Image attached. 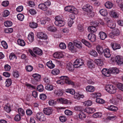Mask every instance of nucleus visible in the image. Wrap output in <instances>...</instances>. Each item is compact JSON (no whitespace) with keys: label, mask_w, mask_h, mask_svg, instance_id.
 Wrapping results in <instances>:
<instances>
[{"label":"nucleus","mask_w":123,"mask_h":123,"mask_svg":"<svg viewBox=\"0 0 123 123\" xmlns=\"http://www.w3.org/2000/svg\"><path fill=\"white\" fill-rule=\"evenodd\" d=\"M116 88L112 85H107L106 86L105 89L108 92L111 94L115 93L116 92Z\"/></svg>","instance_id":"7ed1b4c3"},{"label":"nucleus","mask_w":123,"mask_h":123,"mask_svg":"<svg viewBox=\"0 0 123 123\" xmlns=\"http://www.w3.org/2000/svg\"><path fill=\"white\" fill-rule=\"evenodd\" d=\"M1 45L3 48L5 49H6L8 47L7 43L4 41H2L1 42Z\"/></svg>","instance_id":"09e8293b"},{"label":"nucleus","mask_w":123,"mask_h":123,"mask_svg":"<svg viewBox=\"0 0 123 123\" xmlns=\"http://www.w3.org/2000/svg\"><path fill=\"white\" fill-rule=\"evenodd\" d=\"M52 74L54 75L58 74L60 73V71L59 69L57 68H54L51 71Z\"/></svg>","instance_id":"79ce46f5"},{"label":"nucleus","mask_w":123,"mask_h":123,"mask_svg":"<svg viewBox=\"0 0 123 123\" xmlns=\"http://www.w3.org/2000/svg\"><path fill=\"white\" fill-rule=\"evenodd\" d=\"M59 119L60 121L62 122H65L67 120L66 117L64 116H61L59 117Z\"/></svg>","instance_id":"0e129e2a"},{"label":"nucleus","mask_w":123,"mask_h":123,"mask_svg":"<svg viewBox=\"0 0 123 123\" xmlns=\"http://www.w3.org/2000/svg\"><path fill=\"white\" fill-rule=\"evenodd\" d=\"M63 56L62 53L60 52H56L53 55V56L55 58H60Z\"/></svg>","instance_id":"b1692460"},{"label":"nucleus","mask_w":123,"mask_h":123,"mask_svg":"<svg viewBox=\"0 0 123 123\" xmlns=\"http://www.w3.org/2000/svg\"><path fill=\"white\" fill-rule=\"evenodd\" d=\"M36 117L37 120H38L41 122L45 121L46 120L44 115L42 112L37 113L36 114Z\"/></svg>","instance_id":"39448f33"},{"label":"nucleus","mask_w":123,"mask_h":123,"mask_svg":"<svg viewBox=\"0 0 123 123\" xmlns=\"http://www.w3.org/2000/svg\"><path fill=\"white\" fill-rule=\"evenodd\" d=\"M45 88L48 90L51 91L53 89V87L52 85L48 84L45 86Z\"/></svg>","instance_id":"4d7b16f0"},{"label":"nucleus","mask_w":123,"mask_h":123,"mask_svg":"<svg viewBox=\"0 0 123 123\" xmlns=\"http://www.w3.org/2000/svg\"><path fill=\"white\" fill-rule=\"evenodd\" d=\"M10 14V12L7 10L4 11L3 13V16L4 17H6L8 16Z\"/></svg>","instance_id":"6e6d98bb"},{"label":"nucleus","mask_w":123,"mask_h":123,"mask_svg":"<svg viewBox=\"0 0 123 123\" xmlns=\"http://www.w3.org/2000/svg\"><path fill=\"white\" fill-rule=\"evenodd\" d=\"M105 6L106 8L110 9L112 7L113 4L111 2H107L105 3Z\"/></svg>","instance_id":"e433bc0d"},{"label":"nucleus","mask_w":123,"mask_h":123,"mask_svg":"<svg viewBox=\"0 0 123 123\" xmlns=\"http://www.w3.org/2000/svg\"><path fill=\"white\" fill-rule=\"evenodd\" d=\"M65 92H66L69 93L72 95L75 94L74 90L72 89H68L65 90Z\"/></svg>","instance_id":"5fc2aeb1"},{"label":"nucleus","mask_w":123,"mask_h":123,"mask_svg":"<svg viewBox=\"0 0 123 123\" xmlns=\"http://www.w3.org/2000/svg\"><path fill=\"white\" fill-rule=\"evenodd\" d=\"M96 102L100 104H103L105 103V101L103 99L98 98H97L96 99Z\"/></svg>","instance_id":"680f3d73"},{"label":"nucleus","mask_w":123,"mask_h":123,"mask_svg":"<svg viewBox=\"0 0 123 123\" xmlns=\"http://www.w3.org/2000/svg\"><path fill=\"white\" fill-rule=\"evenodd\" d=\"M97 51L100 55H102L103 53L104 50L103 47L99 45H98L96 46Z\"/></svg>","instance_id":"dca6fc26"},{"label":"nucleus","mask_w":123,"mask_h":123,"mask_svg":"<svg viewBox=\"0 0 123 123\" xmlns=\"http://www.w3.org/2000/svg\"><path fill=\"white\" fill-rule=\"evenodd\" d=\"M67 68L68 70L71 72L74 71V65L70 62H68L67 63Z\"/></svg>","instance_id":"6ab92c4d"},{"label":"nucleus","mask_w":123,"mask_h":123,"mask_svg":"<svg viewBox=\"0 0 123 123\" xmlns=\"http://www.w3.org/2000/svg\"><path fill=\"white\" fill-rule=\"evenodd\" d=\"M90 54L91 55L95 57H96L98 55V54L97 52L94 50H91L90 51Z\"/></svg>","instance_id":"8fccbe9b"},{"label":"nucleus","mask_w":123,"mask_h":123,"mask_svg":"<svg viewBox=\"0 0 123 123\" xmlns=\"http://www.w3.org/2000/svg\"><path fill=\"white\" fill-rule=\"evenodd\" d=\"M57 101L60 103L63 104H68L69 103L71 104V101L68 100L67 99L63 98H60L57 99Z\"/></svg>","instance_id":"6e6552de"},{"label":"nucleus","mask_w":123,"mask_h":123,"mask_svg":"<svg viewBox=\"0 0 123 123\" xmlns=\"http://www.w3.org/2000/svg\"><path fill=\"white\" fill-rule=\"evenodd\" d=\"M18 112L19 115L21 116H23L25 114V111L24 109L22 108H19L18 109Z\"/></svg>","instance_id":"a18cd8bd"},{"label":"nucleus","mask_w":123,"mask_h":123,"mask_svg":"<svg viewBox=\"0 0 123 123\" xmlns=\"http://www.w3.org/2000/svg\"><path fill=\"white\" fill-rule=\"evenodd\" d=\"M102 72L103 75L109 77L110 75L109 69L107 70L105 68H103L102 70Z\"/></svg>","instance_id":"a211bd4d"},{"label":"nucleus","mask_w":123,"mask_h":123,"mask_svg":"<svg viewBox=\"0 0 123 123\" xmlns=\"http://www.w3.org/2000/svg\"><path fill=\"white\" fill-rule=\"evenodd\" d=\"M107 24L108 26L111 29L114 28L116 26L115 24L111 20H108Z\"/></svg>","instance_id":"f3484780"},{"label":"nucleus","mask_w":123,"mask_h":123,"mask_svg":"<svg viewBox=\"0 0 123 123\" xmlns=\"http://www.w3.org/2000/svg\"><path fill=\"white\" fill-rule=\"evenodd\" d=\"M111 46L114 50L120 49L121 48L120 45L116 42L111 43Z\"/></svg>","instance_id":"9d476101"},{"label":"nucleus","mask_w":123,"mask_h":123,"mask_svg":"<svg viewBox=\"0 0 123 123\" xmlns=\"http://www.w3.org/2000/svg\"><path fill=\"white\" fill-rule=\"evenodd\" d=\"M94 63L92 61H88L87 62V66L88 68L91 69L94 68Z\"/></svg>","instance_id":"c756f323"},{"label":"nucleus","mask_w":123,"mask_h":123,"mask_svg":"<svg viewBox=\"0 0 123 123\" xmlns=\"http://www.w3.org/2000/svg\"><path fill=\"white\" fill-rule=\"evenodd\" d=\"M9 58L10 60L16 59L17 57L15 54L13 53H11L9 55Z\"/></svg>","instance_id":"3c124183"},{"label":"nucleus","mask_w":123,"mask_h":123,"mask_svg":"<svg viewBox=\"0 0 123 123\" xmlns=\"http://www.w3.org/2000/svg\"><path fill=\"white\" fill-rule=\"evenodd\" d=\"M74 96V98L78 99H80V98H83L84 97L83 95H80L78 93H75Z\"/></svg>","instance_id":"2f4dec72"},{"label":"nucleus","mask_w":123,"mask_h":123,"mask_svg":"<svg viewBox=\"0 0 123 123\" xmlns=\"http://www.w3.org/2000/svg\"><path fill=\"white\" fill-rule=\"evenodd\" d=\"M65 10L74 14H77L78 13V10L74 6H66L64 8Z\"/></svg>","instance_id":"20e7f679"},{"label":"nucleus","mask_w":123,"mask_h":123,"mask_svg":"<svg viewBox=\"0 0 123 123\" xmlns=\"http://www.w3.org/2000/svg\"><path fill=\"white\" fill-rule=\"evenodd\" d=\"M117 118V116L115 115H111L110 116H108L107 118L111 120H114Z\"/></svg>","instance_id":"69168bd1"},{"label":"nucleus","mask_w":123,"mask_h":123,"mask_svg":"<svg viewBox=\"0 0 123 123\" xmlns=\"http://www.w3.org/2000/svg\"><path fill=\"white\" fill-rule=\"evenodd\" d=\"M74 44L77 47L80 48L82 47V44L81 42L76 40H74L73 42Z\"/></svg>","instance_id":"bb28decb"},{"label":"nucleus","mask_w":123,"mask_h":123,"mask_svg":"<svg viewBox=\"0 0 123 123\" xmlns=\"http://www.w3.org/2000/svg\"><path fill=\"white\" fill-rule=\"evenodd\" d=\"M29 13L32 15H35L37 13L36 11L33 9H30L28 11Z\"/></svg>","instance_id":"13d9d810"},{"label":"nucleus","mask_w":123,"mask_h":123,"mask_svg":"<svg viewBox=\"0 0 123 123\" xmlns=\"http://www.w3.org/2000/svg\"><path fill=\"white\" fill-rule=\"evenodd\" d=\"M37 37L41 39L45 40L47 39V35L44 33L42 32H39L37 33Z\"/></svg>","instance_id":"1a4fd4ad"},{"label":"nucleus","mask_w":123,"mask_h":123,"mask_svg":"<svg viewBox=\"0 0 123 123\" xmlns=\"http://www.w3.org/2000/svg\"><path fill=\"white\" fill-rule=\"evenodd\" d=\"M18 44L21 46H24L25 45V42L24 41L21 39H18L17 41Z\"/></svg>","instance_id":"c9c22d12"},{"label":"nucleus","mask_w":123,"mask_h":123,"mask_svg":"<svg viewBox=\"0 0 123 123\" xmlns=\"http://www.w3.org/2000/svg\"><path fill=\"white\" fill-rule=\"evenodd\" d=\"M84 64L83 60L81 59H77L74 63V67L75 68H78Z\"/></svg>","instance_id":"423d86ee"},{"label":"nucleus","mask_w":123,"mask_h":123,"mask_svg":"<svg viewBox=\"0 0 123 123\" xmlns=\"http://www.w3.org/2000/svg\"><path fill=\"white\" fill-rule=\"evenodd\" d=\"M65 114L68 116H70L72 115L73 112L71 111L68 110H66L64 112Z\"/></svg>","instance_id":"774afa93"},{"label":"nucleus","mask_w":123,"mask_h":123,"mask_svg":"<svg viewBox=\"0 0 123 123\" xmlns=\"http://www.w3.org/2000/svg\"><path fill=\"white\" fill-rule=\"evenodd\" d=\"M86 89L87 92H92L94 91L95 88L94 87L92 86H87L86 87Z\"/></svg>","instance_id":"7c9ffc66"},{"label":"nucleus","mask_w":123,"mask_h":123,"mask_svg":"<svg viewBox=\"0 0 123 123\" xmlns=\"http://www.w3.org/2000/svg\"><path fill=\"white\" fill-rule=\"evenodd\" d=\"M82 8L84 11L89 12H91L92 9V7L90 5L87 4L84 5Z\"/></svg>","instance_id":"9b49d317"},{"label":"nucleus","mask_w":123,"mask_h":123,"mask_svg":"<svg viewBox=\"0 0 123 123\" xmlns=\"http://www.w3.org/2000/svg\"><path fill=\"white\" fill-rule=\"evenodd\" d=\"M92 104V101L90 100H88L85 101L83 103L84 105L86 106H91Z\"/></svg>","instance_id":"c03bdc74"},{"label":"nucleus","mask_w":123,"mask_h":123,"mask_svg":"<svg viewBox=\"0 0 123 123\" xmlns=\"http://www.w3.org/2000/svg\"><path fill=\"white\" fill-rule=\"evenodd\" d=\"M38 8L44 11H46L48 9V7L44 3L40 4L38 6Z\"/></svg>","instance_id":"a878e982"},{"label":"nucleus","mask_w":123,"mask_h":123,"mask_svg":"<svg viewBox=\"0 0 123 123\" xmlns=\"http://www.w3.org/2000/svg\"><path fill=\"white\" fill-rule=\"evenodd\" d=\"M99 37L102 40H104L106 38L107 36L105 32H101L99 34Z\"/></svg>","instance_id":"5701e85b"},{"label":"nucleus","mask_w":123,"mask_h":123,"mask_svg":"<svg viewBox=\"0 0 123 123\" xmlns=\"http://www.w3.org/2000/svg\"><path fill=\"white\" fill-rule=\"evenodd\" d=\"M33 51L34 53L39 55H41L43 54L42 50L38 48H34L33 49Z\"/></svg>","instance_id":"4468645a"},{"label":"nucleus","mask_w":123,"mask_h":123,"mask_svg":"<svg viewBox=\"0 0 123 123\" xmlns=\"http://www.w3.org/2000/svg\"><path fill=\"white\" fill-rule=\"evenodd\" d=\"M47 29L49 31L52 32H55L56 30V28L55 27L50 26L48 27Z\"/></svg>","instance_id":"de8ad7c7"},{"label":"nucleus","mask_w":123,"mask_h":123,"mask_svg":"<svg viewBox=\"0 0 123 123\" xmlns=\"http://www.w3.org/2000/svg\"><path fill=\"white\" fill-rule=\"evenodd\" d=\"M108 109L111 111H115L117 110V108L114 105H111L108 106Z\"/></svg>","instance_id":"a19ab883"},{"label":"nucleus","mask_w":123,"mask_h":123,"mask_svg":"<svg viewBox=\"0 0 123 123\" xmlns=\"http://www.w3.org/2000/svg\"><path fill=\"white\" fill-rule=\"evenodd\" d=\"M13 75L15 78H18L19 77V74L18 71H16L13 72Z\"/></svg>","instance_id":"338daca9"},{"label":"nucleus","mask_w":123,"mask_h":123,"mask_svg":"<svg viewBox=\"0 0 123 123\" xmlns=\"http://www.w3.org/2000/svg\"><path fill=\"white\" fill-rule=\"evenodd\" d=\"M102 116V114L99 112H96L93 115V117L95 118L100 117Z\"/></svg>","instance_id":"bf43d9fd"},{"label":"nucleus","mask_w":123,"mask_h":123,"mask_svg":"<svg viewBox=\"0 0 123 123\" xmlns=\"http://www.w3.org/2000/svg\"><path fill=\"white\" fill-rule=\"evenodd\" d=\"M34 34L32 32H30L28 35V38L30 42H32L34 40Z\"/></svg>","instance_id":"393cba45"},{"label":"nucleus","mask_w":123,"mask_h":123,"mask_svg":"<svg viewBox=\"0 0 123 123\" xmlns=\"http://www.w3.org/2000/svg\"><path fill=\"white\" fill-rule=\"evenodd\" d=\"M37 89L38 91L41 92L43 90L44 88L42 85H40L37 86Z\"/></svg>","instance_id":"864d4df0"},{"label":"nucleus","mask_w":123,"mask_h":123,"mask_svg":"<svg viewBox=\"0 0 123 123\" xmlns=\"http://www.w3.org/2000/svg\"><path fill=\"white\" fill-rule=\"evenodd\" d=\"M104 56L106 58H108L111 56V54L109 49L106 48L105 49L103 53Z\"/></svg>","instance_id":"412c9836"},{"label":"nucleus","mask_w":123,"mask_h":123,"mask_svg":"<svg viewBox=\"0 0 123 123\" xmlns=\"http://www.w3.org/2000/svg\"><path fill=\"white\" fill-rule=\"evenodd\" d=\"M109 71L110 72V74H116L119 72V69L116 68H109Z\"/></svg>","instance_id":"aec40b11"},{"label":"nucleus","mask_w":123,"mask_h":123,"mask_svg":"<svg viewBox=\"0 0 123 123\" xmlns=\"http://www.w3.org/2000/svg\"><path fill=\"white\" fill-rule=\"evenodd\" d=\"M47 66L50 68H53L55 67V65L52 63L51 61H49L46 63Z\"/></svg>","instance_id":"4c0bfd02"},{"label":"nucleus","mask_w":123,"mask_h":123,"mask_svg":"<svg viewBox=\"0 0 123 123\" xmlns=\"http://www.w3.org/2000/svg\"><path fill=\"white\" fill-rule=\"evenodd\" d=\"M32 77L36 81H39L40 80L41 76L40 75L37 74H35L32 75Z\"/></svg>","instance_id":"c85d7f7f"},{"label":"nucleus","mask_w":123,"mask_h":123,"mask_svg":"<svg viewBox=\"0 0 123 123\" xmlns=\"http://www.w3.org/2000/svg\"><path fill=\"white\" fill-rule=\"evenodd\" d=\"M120 32L119 30L116 29L113 31L112 32L110 33L109 34L110 37L113 39H115V37L120 34Z\"/></svg>","instance_id":"0eeeda50"},{"label":"nucleus","mask_w":123,"mask_h":123,"mask_svg":"<svg viewBox=\"0 0 123 123\" xmlns=\"http://www.w3.org/2000/svg\"><path fill=\"white\" fill-rule=\"evenodd\" d=\"M54 93L58 96H61L62 95V93L61 90L58 91L55 90L54 91Z\"/></svg>","instance_id":"e2e57ef3"},{"label":"nucleus","mask_w":123,"mask_h":123,"mask_svg":"<svg viewBox=\"0 0 123 123\" xmlns=\"http://www.w3.org/2000/svg\"><path fill=\"white\" fill-rule=\"evenodd\" d=\"M55 21L54 23L56 25L61 27L64 26L65 25V22L62 17L60 16H56L55 18Z\"/></svg>","instance_id":"f03ea898"},{"label":"nucleus","mask_w":123,"mask_h":123,"mask_svg":"<svg viewBox=\"0 0 123 123\" xmlns=\"http://www.w3.org/2000/svg\"><path fill=\"white\" fill-rule=\"evenodd\" d=\"M17 16L18 19L21 21L23 20L24 18V15L20 13L18 14Z\"/></svg>","instance_id":"49530a36"},{"label":"nucleus","mask_w":123,"mask_h":123,"mask_svg":"<svg viewBox=\"0 0 123 123\" xmlns=\"http://www.w3.org/2000/svg\"><path fill=\"white\" fill-rule=\"evenodd\" d=\"M60 80H58L57 83L63 85L66 83L67 84L73 85H74V82L69 80V77L66 76H62L60 77Z\"/></svg>","instance_id":"f257e3e1"},{"label":"nucleus","mask_w":123,"mask_h":123,"mask_svg":"<svg viewBox=\"0 0 123 123\" xmlns=\"http://www.w3.org/2000/svg\"><path fill=\"white\" fill-rule=\"evenodd\" d=\"M29 25L30 27L32 28H35L37 27L38 25L37 23L32 22L29 23Z\"/></svg>","instance_id":"f704fd0d"},{"label":"nucleus","mask_w":123,"mask_h":123,"mask_svg":"<svg viewBox=\"0 0 123 123\" xmlns=\"http://www.w3.org/2000/svg\"><path fill=\"white\" fill-rule=\"evenodd\" d=\"M116 62L118 65H121L123 63V59L118 55L116 56L115 58Z\"/></svg>","instance_id":"f8f14e48"},{"label":"nucleus","mask_w":123,"mask_h":123,"mask_svg":"<svg viewBox=\"0 0 123 123\" xmlns=\"http://www.w3.org/2000/svg\"><path fill=\"white\" fill-rule=\"evenodd\" d=\"M95 111L94 109L90 108H86L84 110V111L89 114L93 113Z\"/></svg>","instance_id":"4be33fe9"},{"label":"nucleus","mask_w":123,"mask_h":123,"mask_svg":"<svg viewBox=\"0 0 123 123\" xmlns=\"http://www.w3.org/2000/svg\"><path fill=\"white\" fill-rule=\"evenodd\" d=\"M79 117L80 120H83L86 117V116L85 114L81 112L79 113Z\"/></svg>","instance_id":"58836bf2"},{"label":"nucleus","mask_w":123,"mask_h":123,"mask_svg":"<svg viewBox=\"0 0 123 123\" xmlns=\"http://www.w3.org/2000/svg\"><path fill=\"white\" fill-rule=\"evenodd\" d=\"M88 38L91 41L94 42L96 40V37L95 34L93 33L89 34L87 36Z\"/></svg>","instance_id":"2eb2a0df"},{"label":"nucleus","mask_w":123,"mask_h":123,"mask_svg":"<svg viewBox=\"0 0 123 123\" xmlns=\"http://www.w3.org/2000/svg\"><path fill=\"white\" fill-rule=\"evenodd\" d=\"M99 12L101 15L103 16H106L108 14L107 11L105 9H102L99 11Z\"/></svg>","instance_id":"72a5a7b5"},{"label":"nucleus","mask_w":123,"mask_h":123,"mask_svg":"<svg viewBox=\"0 0 123 123\" xmlns=\"http://www.w3.org/2000/svg\"><path fill=\"white\" fill-rule=\"evenodd\" d=\"M53 110L51 108H45L44 109L43 112L47 115H49L52 113Z\"/></svg>","instance_id":"ddd939ff"},{"label":"nucleus","mask_w":123,"mask_h":123,"mask_svg":"<svg viewBox=\"0 0 123 123\" xmlns=\"http://www.w3.org/2000/svg\"><path fill=\"white\" fill-rule=\"evenodd\" d=\"M4 109V110L8 113L10 112L11 110L10 107L8 105H5Z\"/></svg>","instance_id":"052dcab7"},{"label":"nucleus","mask_w":123,"mask_h":123,"mask_svg":"<svg viewBox=\"0 0 123 123\" xmlns=\"http://www.w3.org/2000/svg\"><path fill=\"white\" fill-rule=\"evenodd\" d=\"M82 43L86 46L89 48H91L92 47V44L88 41L82 39Z\"/></svg>","instance_id":"cd10ccee"},{"label":"nucleus","mask_w":123,"mask_h":123,"mask_svg":"<svg viewBox=\"0 0 123 123\" xmlns=\"http://www.w3.org/2000/svg\"><path fill=\"white\" fill-rule=\"evenodd\" d=\"M12 80L10 79H7L5 82L6 86V87H8L11 85L12 84Z\"/></svg>","instance_id":"37998d69"},{"label":"nucleus","mask_w":123,"mask_h":123,"mask_svg":"<svg viewBox=\"0 0 123 123\" xmlns=\"http://www.w3.org/2000/svg\"><path fill=\"white\" fill-rule=\"evenodd\" d=\"M4 24L5 26L6 27L11 26L12 25V22L10 21H7L4 22Z\"/></svg>","instance_id":"603ef678"},{"label":"nucleus","mask_w":123,"mask_h":123,"mask_svg":"<svg viewBox=\"0 0 123 123\" xmlns=\"http://www.w3.org/2000/svg\"><path fill=\"white\" fill-rule=\"evenodd\" d=\"M88 30L89 31L92 33L96 31V28L93 26H89L88 28Z\"/></svg>","instance_id":"473e14b6"},{"label":"nucleus","mask_w":123,"mask_h":123,"mask_svg":"<svg viewBox=\"0 0 123 123\" xmlns=\"http://www.w3.org/2000/svg\"><path fill=\"white\" fill-rule=\"evenodd\" d=\"M110 14L112 15L113 18H117L118 15L114 11H111L110 12Z\"/></svg>","instance_id":"ea45409f"}]
</instances>
